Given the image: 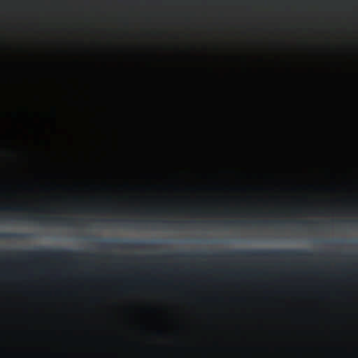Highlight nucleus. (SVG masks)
<instances>
[{"instance_id": "1a4fd4ad", "label": "nucleus", "mask_w": 358, "mask_h": 358, "mask_svg": "<svg viewBox=\"0 0 358 358\" xmlns=\"http://www.w3.org/2000/svg\"><path fill=\"white\" fill-rule=\"evenodd\" d=\"M255 223L257 224H274V223H280V224H282L283 222L282 221H268V220H264V221H257V222H255Z\"/></svg>"}, {"instance_id": "2eb2a0df", "label": "nucleus", "mask_w": 358, "mask_h": 358, "mask_svg": "<svg viewBox=\"0 0 358 358\" xmlns=\"http://www.w3.org/2000/svg\"><path fill=\"white\" fill-rule=\"evenodd\" d=\"M0 256H1V253L0 252Z\"/></svg>"}, {"instance_id": "0eeeda50", "label": "nucleus", "mask_w": 358, "mask_h": 358, "mask_svg": "<svg viewBox=\"0 0 358 358\" xmlns=\"http://www.w3.org/2000/svg\"><path fill=\"white\" fill-rule=\"evenodd\" d=\"M26 209L23 208L21 206L12 207V206H6V207H0V211H22Z\"/></svg>"}, {"instance_id": "4468645a", "label": "nucleus", "mask_w": 358, "mask_h": 358, "mask_svg": "<svg viewBox=\"0 0 358 358\" xmlns=\"http://www.w3.org/2000/svg\"><path fill=\"white\" fill-rule=\"evenodd\" d=\"M194 211H195V212H196V213H197V212H199V210H194Z\"/></svg>"}, {"instance_id": "7ed1b4c3", "label": "nucleus", "mask_w": 358, "mask_h": 358, "mask_svg": "<svg viewBox=\"0 0 358 358\" xmlns=\"http://www.w3.org/2000/svg\"><path fill=\"white\" fill-rule=\"evenodd\" d=\"M28 220L38 222L41 224H56L67 227L74 226V222H76V219L71 217H49L44 215L34 216L32 214L22 216H0V220Z\"/></svg>"}, {"instance_id": "9b49d317", "label": "nucleus", "mask_w": 358, "mask_h": 358, "mask_svg": "<svg viewBox=\"0 0 358 358\" xmlns=\"http://www.w3.org/2000/svg\"><path fill=\"white\" fill-rule=\"evenodd\" d=\"M120 222H124V224H129L130 222H135V223L143 222V221H131V220H120Z\"/></svg>"}, {"instance_id": "423d86ee", "label": "nucleus", "mask_w": 358, "mask_h": 358, "mask_svg": "<svg viewBox=\"0 0 358 358\" xmlns=\"http://www.w3.org/2000/svg\"><path fill=\"white\" fill-rule=\"evenodd\" d=\"M247 222L244 220H225V221H210L211 224H220L224 226H235L245 224Z\"/></svg>"}, {"instance_id": "f03ea898", "label": "nucleus", "mask_w": 358, "mask_h": 358, "mask_svg": "<svg viewBox=\"0 0 358 358\" xmlns=\"http://www.w3.org/2000/svg\"><path fill=\"white\" fill-rule=\"evenodd\" d=\"M15 257L20 260L22 259H50L54 260H64L67 259L78 258L85 254L78 251L64 249L45 250L41 248L35 251H23L14 253Z\"/></svg>"}, {"instance_id": "20e7f679", "label": "nucleus", "mask_w": 358, "mask_h": 358, "mask_svg": "<svg viewBox=\"0 0 358 358\" xmlns=\"http://www.w3.org/2000/svg\"><path fill=\"white\" fill-rule=\"evenodd\" d=\"M101 247L121 248L122 249L140 248L145 245V242L140 241H129L124 238H99Z\"/></svg>"}, {"instance_id": "6e6552de", "label": "nucleus", "mask_w": 358, "mask_h": 358, "mask_svg": "<svg viewBox=\"0 0 358 358\" xmlns=\"http://www.w3.org/2000/svg\"><path fill=\"white\" fill-rule=\"evenodd\" d=\"M186 222L185 221H179V222H173V221H167V220H162V221H153V223H162L163 224H171L173 223H179V224H183Z\"/></svg>"}, {"instance_id": "39448f33", "label": "nucleus", "mask_w": 358, "mask_h": 358, "mask_svg": "<svg viewBox=\"0 0 358 358\" xmlns=\"http://www.w3.org/2000/svg\"><path fill=\"white\" fill-rule=\"evenodd\" d=\"M29 238L27 234H20L14 232H0V239H17L22 240Z\"/></svg>"}, {"instance_id": "f257e3e1", "label": "nucleus", "mask_w": 358, "mask_h": 358, "mask_svg": "<svg viewBox=\"0 0 358 358\" xmlns=\"http://www.w3.org/2000/svg\"><path fill=\"white\" fill-rule=\"evenodd\" d=\"M314 257V253L306 250L296 249H259V250H228L210 255L206 252L194 253H173L163 255V259H189L192 260L205 259L210 257L213 259L228 258L230 259H285L299 260L308 259Z\"/></svg>"}, {"instance_id": "9d476101", "label": "nucleus", "mask_w": 358, "mask_h": 358, "mask_svg": "<svg viewBox=\"0 0 358 358\" xmlns=\"http://www.w3.org/2000/svg\"><path fill=\"white\" fill-rule=\"evenodd\" d=\"M297 222H299V223H300L301 224H303V225H308V224H312V223H315V224L319 223L318 221H307V220L299 221Z\"/></svg>"}, {"instance_id": "ddd939ff", "label": "nucleus", "mask_w": 358, "mask_h": 358, "mask_svg": "<svg viewBox=\"0 0 358 358\" xmlns=\"http://www.w3.org/2000/svg\"><path fill=\"white\" fill-rule=\"evenodd\" d=\"M90 257H94V254H90Z\"/></svg>"}, {"instance_id": "f8f14e48", "label": "nucleus", "mask_w": 358, "mask_h": 358, "mask_svg": "<svg viewBox=\"0 0 358 358\" xmlns=\"http://www.w3.org/2000/svg\"><path fill=\"white\" fill-rule=\"evenodd\" d=\"M157 212H160V211H156V210H148V211H147V213H157Z\"/></svg>"}]
</instances>
